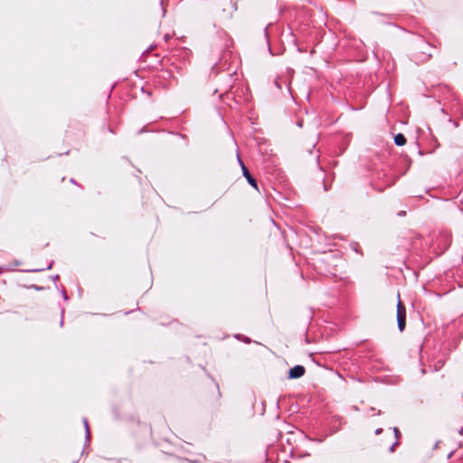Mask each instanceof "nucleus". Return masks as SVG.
Instances as JSON below:
<instances>
[{
	"label": "nucleus",
	"mask_w": 463,
	"mask_h": 463,
	"mask_svg": "<svg viewBox=\"0 0 463 463\" xmlns=\"http://www.w3.org/2000/svg\"><path fill=\"white\" fill-rule=\"evenodd\" d=\"M397 326L400 332H403L406 326V307L401 301L400 293H398V303H397Z\"/></svg>",
	"instance_id": "obj_1"
},
{
	"label": "nucleus",
	"mask_w": 463,
	"mask_h": 463,
	"mask_svg": "<svg viewBox=\"0 0 463 463\" xmlns=\"http://www.w3.org/2000/svg\"><path fill=\"white\" fill-rule=\"evenodd\" d=\"M306 373V369L303 365L297 364L289 369L288 379H298L302 377Z\"/></svg>",
	"instance_id": "obj_2"
},
{
	"label": "nucleus",
	"mask_w": 463,
	"mask_h": 463,
	"mask_svg": "<svg viewBox=\"0 0 463 463\" xmlns=\"http://www.w3.org/2000/svg\"><path fill=\"white\" fill-rule=\"evenodd\" d=\"M242 175L251 187H253L256 190H259L257 180L251 175V174L250 173L249 169L246 166H243Z\"/></svg>",
	"instance_id": "obj_3"
},
{
	"label": "nucleus",
	"mask_w": 463,
	"mask_h": 463,
	"mask_svg": "<svg viewBox=\"0 0 463 463\" xmlns=\"http://www.w3.org/2000/svg\"><path fill=\"white\" fill-rule=\"evenodd\" d=\"M228 7H222L224 18H231L232 13L237 10V2H228Z\"/></svg>",
	"instance_id": "obj_4"
},
{
	"label": "nucleus",
	"mask_w": 463,
	"mask_h": 463,
	"mask_svg": "<svg viewBox=\"0 0 463 463\" xmlns=\"http://www.w3.org/2000/svg\"><path fill=\"white\" fill-rule=\"evenodd\" d=\"M406 137L403 134L398 133L394 136V144L398 146H404L406 144Z\"/></svg>",
	"instance_id": "obj_5"
},
{
	"label": "nucleus",
	"mask_w": 463,
	"mask_h": 463,
	"mask_svg": "<svg viewBox=\"0 0 463 463\" xmlns=\"http://www.w3.org/2000/svg\"><path fill=\"white\" fill-rule=\"evenodd\" d=\"M82 421H83L84 430H85V443H88V442H90V430L87 418H83Z\"/></svg>",
	"instance_id": "obj_6"
},
{
	"label": "nucleus",
	"mask_w": 463,
	"mask_h": 463,
	"mask_svg": "<svg viewBox=\"0 0 463 463\" xmlns=\"http://www.w3.org/2000/svg\"><path fill=\"white\" fill-rule=\"evenodd\" d=\"M53 263H54V261L52 260L46 268L31 269H27L26 271L27 272L36 273V272H41V271H43V270H46V269H51L52 268V266H53Z\"/></svg>",
	"instance_id": "obj_7"
},
{
	"label": "nucleus",
	"mask_w": 463,
	"mask_h": 463,
	"mask_svg": "<svg viewBox=\"0 0 463 463\" xmlns=\"http://www.w3.org/2000/svg\"><path fill=\"white\" fill-rule=\"evenodd\" d=\"M264 35H265V38H266V42H267V46H268L269 52L270 54H273V53H272L271 47H270V43H269V39L268 26H266V27L264 28Z\"/></svg>",
	"instance_id": "obj_8"
},
{
	"label": "nucleus",
	"mask_w": 463,
	"mask_h": 463,
	"mask_svg": "<svg viewBox=\"0 0 463 463\" xmlns=\"http://www.w3.org/2000/svg\"><path fill=\"white\" fill-rule=\"evenodd\" d=\"M392 430L394 433V437H395L396 440L398 441L399 438L401 437V432L397 427H393Z\"/></svg>",
	"instance_id": "obj_9"
},
{
	"label": "nucleus",
	"mask_w": 463,
	"mask_h": 463,
	"mask_svg": "<svg viewBox=\"0 0 463 463\" xmlns=\"http://www.w3.org/2000/svg\"><path fill=\"white\" fill-rule=\"evenodd\" d=\"M399 444V442L397 440H395V442L392 443V445L390 447L389 449V451L390 452H393L394 451V448Z\"/></svg>",
	"instance_id": "obj_10"
},
{
	"label": "nucleus",
	"mask_w": 463,
	"mask_h": 463,
	"mask_svg": "<svg viewBox=\"0 0 463 463\" xmlns=\"http://www.w3.org/2000/svg\"><path fill=\"white\" fill-rule=\"evenodd\" d=\"M61 293L62 298H63L64 300H68V299H69V297H68V295H67V293H66L65 289H62V290L61 291Z\"/></svg>",
	"instance_id": "obj_11"
},
{
	"label": "nucleus",
	"mask_w": 463,
	"mask_h": 463,
	"mask_svg": "<svg viewBox=\"0 0 463 463\" xmlns=\"http://www.w3.org/2000/svg\"><path fill=\"white\" fill-rule=\"evenodd\" d=\"M238 161H239V164L241 167V170L243 171V166H245L244 163L242 162V160L241 159V157L238 156Z\"/></svg>",
	"instance_id": "obj_12"
},
{
	"label": "nucleus",
	"mask_w": 463,
	"mask_h": 463,
	"mask_svg": "<svg viewBox=\"0 0 463 463\" xmlns=\"http://www.w3.org/2000/svg\"><path fill=\"white\" fill-rule=\"evenodd\" d=\"M32 287H33L35 290H37V291H41V290H43V287H42V286L33 285Z\"/></svg>",
	"instance_id": "obj_13"
},
{
	"label": "nucleus",
	"mask_w": 463,
	"mask_h": 463,
	"mask_svg": "<svg viewBox=\"0 0 463 463\" xmlns=\"http://www.w3.org/2000/svg\"><path fill=\"white\" fill-rule=\"evenodd\" d=\"M405 215H406L405 211H400L399 213H397V216H399V217H404Z\"/></svg>",
	"instance_id": "obj_14"
},
{
	"label": "nucleus",
	"mask_w": 463,
	"mask_h": 463,
	"mask_svg": "<svg viewBox=\"0 0 463 463\" xmlns=\"http://www.w3.org/2000/svg\"><path fill=\"white\" fill-rule=\"evenodd\" d=\"M160 6H161V9H162V12H163V15H165V9L164 2H163V1H160Z\"/></svg>",
	"instance_id": "obj_15"
},
{
	"label": "nucleus",
	"mask_w": 463,
	"mask_h": 463,
	"mask_svg": "<svg viewBox=\"0 0 463 463\" xmlns=\"http://www.w3.org/2000/svg\"><path fill=\"white\" fill-rule=\"evenodd\" d=\"M382 432H383V429L382 428H378L374 431L375 435H380Z\"/></svg>",
	"instance_id": "obj_16"
},
{
	"label": "nucleus",
	"mask_w": 463,
	"mask_h": 463,
	"mask_svg": "<svg viewBox=\"0 0 463 463\" xmlns=\"http://www.w3.org/2000/svg\"><path fill=\"white\" fill-rule=\"evenodd\" d=\"M63 314H64V310L61 309V322H60L61 326H63Z\"/></svg>",
	"instance_id": "obj_17"
},
{
	"label": "nucleus",
	"mask_w": 463,
	"mask_h": 463,
	"mask_svg": "<svg viewBox=\"0 0 463 463\" xmlns=\"http://www.w3.org/2000/svg\"><path fill=\"white\" fill-rule=\"evenodd\" d=\"M154 47H155L154 45H151L150 47H148L146 51H144V54L146 52H149Z\"/></svg>",
	"instance_id": "obj_18"
},
{
	"label": "nucleus",
	"mask_w": 463,
	"mask_h": 463,
	"mask_svg": "<svg viewBox=\"0 0 463 463\" xmlns=\"http://www.w3.org/2000/svg\"><path fill=\"white\" fill-rule=\"evenodd\" d=\"M59 279V275L52 276V279L55 282Z\"/></svg>",
	"instance_id": "obj_19"
},
{
	"label": "nucleus",
	"mask_w": 463,
	"mask_h": 463,
	"mask_svg": "<svg viewBox=\"0 0 463 463\" xmlns=\"http://www.w3.org/2000/svg\"><path fill=\"white\" fill-rule=\"evenodd\" d=\"M216 388H217V392H218V396L221 397V392H220L218 383H216Z\"/></svg>",
	"instance_id": "obj_20"
},
{
	"label": "nucleus",
	"mask_w": 463,
	"mask_h": 463,
	"mask_svg": "<svg viewBox=\"0 0 463 463\" xmlns=\"http://www.w3.org/2000/svg\"><path fill=\"white\" fill-rule=\"evenodd\" d=\"M70 182H71V184H76V185H79V184H77V182L75 181V179H73V178H71V179L70 180Z\"/></svg>",
	"instance_id": "obj_21"
},
{
	"label": "nucleus",
	"mask_w": 463,
	"mask_h": 463,
	"mask_svg": "<svg viewBox=\"0 0 463 463\" xmlns=\"http://www.w3.org/2000/svg\"><path fill=\"white\" fill-rule=\"evenodd\" d=\"M20 264H21V262H20L19 260H15V261L14 262V266H15V267H16V266H19Z\"/></svg>",
	"instance_id": "obj_22"
},
{
	"label": "nucleus",
	"mask_w": 463,
	"mask_h": 463,
	"mask_svg": "<svg viewBox=\"0 0 463 463\" xmlns=\"http://www.w3.org/2000/svg\"><path fill=\"white\" fill-rule=\"evenodd\" d=\"M164 38H165V41H168V39L170 38V35L169 34H165Z\"/></svg>",
	"instance_id": "obj_23"
},
{
	"label": "nucleus",
	"mask_w": 463,
	"mask_h": 463,
	"mask_svg": "<svg viewBox=\"0 0 463 463\" xmlns=\"http://www.w3.org/2000/svg\"><path fill=\"white\" fill-rule=\"evenodd\" d=\"M4 269H7V268H5V267H1V266H0V274L2 273V271H3Z\"/></svg>",
	"instance_id": "obj_24"
},
{
	"label": "nucleus",
	"mask_w": 463,
	"mask_h": 463,
	"mask_svg": "<svg viewBox=\"0 0 463 463\" xmlns=\"http://www.w3.org/2000/svg\"><path fill=\"white\" fill-rule=\"evenodd\" d=\"M302 124H303V123H302V120H300V121H298V127H300V128L302 127Z\"/></svg>",
	"instance_id": "obj_25"
},
{
	"label": "nucleus",
	"mask_w": 463,
	"mask_h": 463,
	"mask_svg": "<svg viewBox=\"0 0 463 463\" xmlns=\"http://www.w3.org/2000/svg\"><path fill=\"white\" fill-rule=\"evenodd\" d=\"M145 131V128H141L139 131H138V134H141Z\"/></svg>",
	"instance_id": "obj_26"
},
{
	"label": "nucleus",
	"mask_w": 463,
	"mask_h": 463,
	"mask_svg": "<svg viewBox=\"0 0 463 463\" xmlns=\"http://www.w3.org/2000/svg\"><path fill=\"white\" fill-rule=\"evenodd\" d=\"M244 341H245L246 343H250V338L245 337V338H244Z\"/></svg>",
	"instance_id": "obj_27"
},
{
	"label": "nucleus",
	"mask_w": 463,
	"mask_h": 463,
	"mask_svg": "<svg viewBox=\"0 0 463 463\" xmlns=\"http://www.w3.org/2000/svg\"><path fill=\"white\" fill-rule=\"evenodd\" d=\"M374 410H375V409H374L373 407H371V408H370L371 412H373V411H374Z\"/></svg>",
	"instance_id": "obj_28"
},
{
	"label": "nucleus",
	"mask_w": 463,
	"mask_h": 463,
	"mask_svg": "<svg viewBox=\"0 0 463 463\" xmlns=\"http://www.w3.org/2000/svg\"><path fill=\"white\" fill-rule=\"evenodd\" d=\"M452 456V452H450L449 455H448V458H450Z\"/></svg>",
	"instance_id": "obj_29"
},
{
	"label": "nucleus",
	"mask_w": 463,
	"mask_h": 463,
	"mask_svg": "<svg viewBox=\"0 0 463 463\" xmlns=\"http://www.w3.org/2000/svg\"><path fill=\"white\" fill-rule=\"evenodd\" d=\"M222 98H223V94H221L220 99H222Z\"/></svg>",
	"instance_id": "obj_30"
},
{
	"label": "nucleus",
	"mask_w": 463,
	"mask_h": 463,
	"mask_svg": "<svg viewBox=\"0 0 463 463\" xmlns=\"http://www.w3.org/2000/svg\"><path fill=\"white\" fill-rule=\"evenodd\" d=\"M459 433H460V434H462V433H463V429H461V430H460Z\"/></svg>",
	"instance_id": "obj_31"
},
{
	"label": "nucleus",
	"mask_w": 463,
	"mask_h": 463,
	"mask_svg": "<svg viewBox=\"0 0 463 463\" xmlns=\"http://www.w3.org/2000/svg\"><path fill=\"white\" fill-rule=\"evenodd\" d=\"M284 463H289V462H288V460L286 459V460H284Z\"/></svg>",
	"instance_id": "obj_32"
}]
</instances>
